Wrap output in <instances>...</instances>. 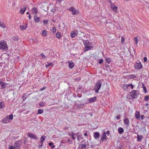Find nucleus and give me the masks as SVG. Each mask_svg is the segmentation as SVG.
Returning a JSON list of instances; mask_svg holds the SVG:
<instances>
[{
    "label": "nucleus",
    "instance_id": "nucleus-1",
    "mask_svg": "<svg viewBox=\"0 0 149 149\" xmlns=\"http://www.w3.org/2000/svg\"><path fill=\"white\" fill-rule=\"evenodd\" d=\"M137 94L136 91L132 90L127 95V98L132 101L136 97Z\"/></svg>",
    "mask_w": 149,
    "mask_h": 149
},
{
    "label": "nucleus",
    "instance_id": "nucleus-2",
    "mask_svg": "<svg viewBox=\"0 0 149 149\" xmlns=\"http://www.w3.org/2000/svg\"><path fill=\"white\" fill-rule=\"evenodd\" d=\"M8 47L6 42L5 41L2 40L0 42V49L7 50Z\"/></svg>",
    "mask_w": 149,
    "mask_h": 149
},
{
    "label": "nucleus",
    "instance_id": "nucleus-3",
    "mask_svg": "<svg viewBox=\"0 0 149 149\" xmlns=\"http://www.w3.org/2000/svg\"><path fill=\"white\" fill-rule=\"evenodd\" d=\"M102 84V82L100 81H98L94 87V90L96 93H98L100 89Z\"/></svg>",
    "mask_w": 149,
    "mask_h": 149
},
{
    "label": "nucleus",
    "instance_id": "nucleus-4",
    "mask_svg": "<svg viewBox=\"0 0 149 149\" xmlns=\"http://www.w3.org/2000/svg\"><path fill=\"white\" fill-rule=\"evenodd\" d=\"M78 31L76 30H74L71 32L70 36L72 38H74L76 35L78 34Z\"/></svg>",
    "mask_w": 149,
    "mask_h": 149
},
{
    "label": "nucleus",
    "instance_id": "nucleus-5",
    "mask_svg": "<svg viewBox=\"0 0 149 149\" xmlns=\"http://www.w3.org/2000/svg\"><path fill=\"white\" fill-rule=\"evenodd\" d=\"M110 6L111 9L113 11V12L115 13H117L118 12V7L115 6L114 4L111 3L110 5Z\"/></svg>",
    "mask_w": 149,
    "mask_h": 149
},
{
    "label": "nucleus",
    "instance_id": "nucleus-6",
    "mask_svg": "<svg viewBox=\"0 0 149 149\" xmlns=\"http://www.w3.org/2000/svg\"><path fill=\"white\" fill-rule=\"evenodd\" d=\"M142 67V65L141 63L136 62L134 65V67L136 69H141Z\"/></svg>",
    "mask_w": 149,
    "mask_h": 149
},
{
    "label": "nucleus",
    "instance_id": "nucleus-7",
    "mask_svg": "<svg viewBox=\"0 0 149 149\" xmlns=\"http://www.w3.org/2000/svg\"><path fill=\"white\" fill-rule=\"evenodd\" d=\"M96 97H94L88 98V101L89 103H92L95 101L96 100Z\"/></svg>",
    "mask_w": 149,
    "mask_h": 149
},
{
    "label": "nucleus",
    "instance_id": "nucleus-8",
    "mask_svg": "<svg viewBox=\"0 0 149 149\" xmlns=\"http://www.w3.org/2000/svg\"><path fill=\"white\" fill-rule=\"evenodd\" d=\"M93 48V47L92 45H89V46H85L84 50V52H86L88 50L91 49Z\"/></svg>",
    "mask_w": 149,
    "mask_h": 149
},
{
    "label": "nucleus",
    "instance_id": "nucleus-9",
    "mask_svg": "<svg viewBox=\"0 0 149 149\" xmlns=\"http://www.w3.org/2000/svg\"><path fill=\"white\" fill-rule=\"evenodd\" d=\"M107 138L105 132L103 133L101 137V139L102 141H106L107 140Z\"/></svg>",
    "mask_w": 149,
    "mask_h": 149
},
{
    "label": "nucleus",
    "instance_id": "nucleus-10",
    "mask_svg": "<svg viewBox=\"0 0 149 149\" xmlns=\"http://www.w3.org/2000/svg\"><path fill=\"white\" fill-rule=\"evenodd\" d=\"M83 43L85 46H89L92 44V43H90L89 41L87 40H84Z\"/></svg>",
    "mask_w": 149,
    "mask_h": 149
},
{
    "label": "nucleus",
    "instance_id": "nucleus-11",
    "mask_svg": "<svg viewBox=\"0 0 149 149\" xmlns=\"http://www.w3.org/2000/svg\"><path fill=\"white\" fill-rule=\"evenodd\" d=\"M75 135L77 136V140L79 141L80 139H82V137H81V134L79 132L75 134Z\"/></svg>",
    "mask_w": 149,
    "mask_h": 149
},
{
    "label": "nucleus",
    "instance_id": "nucleus-12",
    "mask_svg": "<svg viewBox=\"0 0 149 149\" xmlns=\"http://www.w3.org/2000/svg\"><path fill=\"white\" fill-rule=\"evenodd\" d=\"M95 139H97L100 137V134L97 132H94L93 135Z\"/></svg>",
    "mask_w": 149,
    "mask_h": 149
},
{
    "label": "nucleus",
    "instance_id": "nucleus-13",
    "mask_svg": "<svg viewBox=\"0 0 149 149\" xmlns=\"http://www.w3.org/2000/svg\"><path fill=\"white\" fill-rule=\"evenodd\" d=\"M27 25L25 24L24 25H21L20 26V29L21 30H25L27 27Z\"/></svg>",
    "mask_w": 149,
    "mask_h": 149
},
{
    "label": "nucleus",
    "instance_id": "nucleus-14",
    "mask_svg": "<svg viewBox=\"0 0 149 149\" xmlns=\"http://www.w3.org/2000/svg\"><path fill=\"white\" fill-rule=\"evenodd\" d=\"M17 147L15 146L11 145L10 146L9 149H20L19 146H17Z\"/></svg>",
    "mask_w": 149,
    "mask_h": 149
},
{
    "label": "nucleus",
    "instance_id": "nucleus-15",
    "mask_svg": "<svg viewBox=\"0 0 149 149\" xmlns=\"http://www.w3.org/2000/svg\"><path fill=\"white\" fill-rule=\"evenodd\" d=\"M28 136L29 137H30L31 139H37V137L36 136L32 134H28Z\"/></svg>",
    "mask_w": 149,
    "mask_h": 149
},
{
    "label": "nucleus",
    "instance_id": "nucleus-16",
    "mask_svg": "<svg viewBox=\"0 0 149 149\" xmlns=\"http://www.w3.org/2000/svg\"><path fill=\"white\" fill-rule=\"evenodd\" d=\"M46 136L44 135H42L40 139V142L42 145L44 141L45 140Z\"/></svg>",
    "mask_w": 149,
    "mask_h": 149
},
{
    "label": "nucleus",
    "instance_id": "nucleus-17",
    "mask_svg": "<svg viewBox=\"0 0 149 149\" xmlns=\"http://www.w3.org/2000/svg\"><path fill=\"white\" fill-rule=\"evenodd\" d=\"M124 122L125 124L127 125H129L130 124V121L128 118H125L124 120Z\"/></svg>",
    "mask_w": 149,
    "mask_h": 149
},
{
    "label": "nucleus",
    "instance_id": "nucleus-18",
    "mask_svg": "<svg viewBox=\"0 0 149 149\" xmlns=\"http://www.w3.org/2000/svg\"><path fill=\"white\" fill-rule=\"evenodd\" d=\"M0 27L5 28L6 27V25L4 22L0 21Z\"/></svg>",
    "mask_w": 149,
    "mask_h": 149
},
{
    "label": "nucleus",
    "instance_id": "nucleus-19",
    "mask_svg": "<svg viewBox=\"0 0 149 149\" xmlns=\"http://www.w3.org/2000/svg\"><path fill=\"white\" fill-rule=\"evenodd\" d=\"M2 122L4 123H7L9 122L10 121L9 120V119H8V117L6 116V117L3 119Z\"/></svg>",
    "mask_w": 149,
    "mask_h": 149
},
{
    "label": "nucleus",
    "instance_id": "nucleus-20",
    "mask_svg": "<svg viewBox=\"0 0 149 149\" xmlns=\"http://www.w3.org/2000/svg\"><path fill=\"white\" fill-rule=\"evenodd\" d=\"M26 9V7L22 8L20 9V13L22 14H24Z\"/></svg>",
    "mask_w": 149,
    "mask_h": 149
},
{
    "label": "nucleus",
    "instance_id": "nucleus-21",
    "mask_svg": "<svg viewBox=\"0 0 149 149\" xmlns=\"http://www.w3.org/2000/svg\"><path fill=\"white\" fill-rule=\"evenodd\" d=\"M47 34V32L46 30H44L42 31L41 35L42 37H45Z\"/></svg>",
    "mask_w": 149,
    "mask_h": 149
},
{
    "label": "nucleus",
    "instance_id": "nucleus-22",
    "mask_svg": "<svg viewBox=\"0 0 149 149\" xmlns=\"http://www.w3.org/2000/svg\"><path fill=\"white\" fill-rule=\"evenodd\" d=\"M143 137L142 136L137 135V141L138 142L140 141H141V139H142Z\"/></svg>",
    "mask_w": 149,
    "mask_h": 149
},
{
    "label": "nucleus",
    "instance_id": "nucleus-23",
    "mask_svg": "<svg viewBox=\"0 0 149 149\" xmlns=\"http://www.w3.org/2000/svg\"><path fill=\"white\" fill-rule=\"evenodd\" d=\"M118 131L120 134H121L123 132L124 130L122 127H120L118 129Z\"/></svg>",
    "mask_w": 149,
    "mask_h": 149
},
{
    "label": "nucleus",
    "instance_id": "nucleus-24",
    "mask_svg": "<svg viewBox=\"0 0 149 149\" xmlns=\"http://www.w3.org/2000/svg\"><path fill=\"white\" fill-rule=\"evenodd\" d=\"M0 84L1 85V87L3 88H6V86H5L6 84H4V83L2 81H0Z\"/></svg>",
    "mask_w": 149,
    "mask_h": 149
},
{
    "label": "nucleus",
    "instance_id": "nucleus-25",
    "mask_svg": "<svg viewBox=\"0 0 149 149\" xmlns=\"http://www.w3.org/2000/svg\"><path fill=\"white\" fill-rule=\"evenodd\" d=\"M69 67L70 68H73L74 65V63L73 62L71 63L70 62H68Z\"/></svg>",
    "mask_w": 149,
    "mask_h": 149
},
{
    "label": "nucleus",
    "instance_id": "nucleus-26",
    "mask_svg": "<svg viewBox=\"0 0 149 149\" xmlns=\"http://www.w3.org/2000/svg\"><path fill=\"white\" fill-rule=\"evenodd\" d=\"M135 117L137 119H139L140 118V113L139 112L136 111L135 113Z\"/></svg>",
    "mask_w": 149,
    "mask_h": 149
},
{
    "label": "nucleus",
    "instance_id": "nucleus-27",
    "mask_svg": "<svg viewBox=\"0 0 149 149\" xmlns=\"http://www.w3.org/2000/svg\"><path fill=\"white\" fill-rule=\"evenodd\" d=\"M32 11L33 13L36 14L38 12L37 8L36 7H33L32 9Z\"/></svg>",
    "mask_w": 149,
    "mask_h": 149
},
{
    "label": "nucleus",
    "instance_id": "nucleus-28",
    "mask_svg": "<svg viewBox=\"0 0 149 149\" xmlns=\"http://www.w3.org/2000/svg\"><path fill=\"white\" fill-rule=\"evenodd\" d=\"M61 36V34L60 32H58L56 34V37L57 38H59Z\"/></svg>",
    "mask_w": 149,
    "mask_h": 149
},
{
    "label": "nucleus",
    "instance_id": "nucleus-29",
    "mask_svg": "<svg viewBox=\"0 0 149 149\" xmlns=\"http://www.w3.org/2000/svg\"><path fill=\"white\" fill-rule=\"evenodd\" d=\"M129 87V84H124L123 86V88L126 90Z\"/></svg>",
    "mask_w": 149,
    "mask_h": 149
},
{
    "label": "nucleus",
    "instance_id": "nucleus-30",
    "mask_svg": "<svg viewBox=\"0 0 149 149\" xmlns=\"http://www.w3.org/2000/svg\"><path fill=\"white\" fill-rule=\"evenodd\" d=\"M134 39L135 42V44L136 45L137 44L139 41L138 37L137 36L135 37Z\"/></svg>",
    "mask_w": 149,
    "mask_h": 149
},
{
    "label": "nucleus",
    "instance_id": "nucleus-31",
    "mask_svg": "<svg viewBox=\"0 0 149 149\" xmlns=\"http://www.w3.org/2000/svg\"><path fill=\"white\" fill-rule=\"evenodd\" d=\"M50 30L54 34L56 31V28L55 27H54L52 29H51Z\"/></svg>",
    "mask_w": 149,
    "mask_h": 149
},
{
    "label": "nucleus",
    "instance_id": "nucleus-32",
    "mask_svg": "<svg viewBox=\"0 0 149 149\" xmlns=\"http://www.w3.org/2000/svg\"><path fill=\"white\" fill-rule=\"evenodd\" d=\"M79 13L78 10L75 9L72 12V14L73 15H77Z\"/></svg>",
    "mask_w": 149,
    "mask_h": 149
},
{
    "label": "nucleus",
    "instance_id": "nucleus-33",
    "mask_svg": "<svg viewBox=\"0 0 149 149\" xmlns=\"http://www.w3.org/2000/svg\"><path fill=\"white\" fill-rule=\"evenodd\" d=\"M40 55L44 59H47V57L43 54H41Z\"/></svg>",
    "mask_w": 149,
    "mask_h": 149
},
{
    "label": "nucleus",
    "instance_id": "nucleus-34",
    "mask_svg": "<svg viewBox=\"0 0 149 149\" xmlns=\"http://www.w3.org/2000/svg\"><path fill=\"white\" fill-rule=\"evenodd\" d=\"M128 77L130 79H132L135 77V76L134 74H131L129 75Z\"/></svg>",
    "mask_w": 149,
    "mask_h": 149
},
{
    "label": "nucleus",
    "instance_id": "nucleus-35",
    "mask_svg": "<svg viewBox=\"0 0 149 149\" xmlns=\"http://www.w3.org/2000/svg\"><path fill=\"white\" fill-rule=\"evenodd\" d=\"M106 61L108 63H109L111 61V59L109 57L107 58H106Z\"/></svg>",
    "mask_w": 149,
    "mask_h": 149
},
{
    "label": "nucleus",
    "instance_id": "nucleus-36",
    "mask_svg": "<svg viewBox=\"0 0 149 149\" xmlns=\"http://www.w3.org/2000/svg\"><path fill=\"white\" fill-rule=\"evenodd\" d=\"M45 103L43 102H40L39 103V106L40 107H42L45 106Z\"/></svg>",
    "mask_w": 149,
    "mask_h": 149
},
{
    "label": "nucleus",
    "instance_id": "nucleus-37",
    "mask_svg": "<svg viewBox=\"0 0 149 149\" xmlns=\"http://www.w3.org/2000/svg\"><path fill=\"white\" fill-rule=\"evenodd\" d=\"M38 114H41L43 113V110L42 109H39L38 111Z\"/></svg>",
    "mask_w": 149,
    "mask_h": 149
},
{
    "label": "nucleus",
    "instance_id": "nucleus-38",
    "mask_svg": "<svg viewBox=\"0 0 149 149\" xmlns=\"http://www.w3.org/2000/svg\"><path fill=\"white\" fill-rule=\"evenodd\" d=\"M7 117H8V119H10L12 120L13 119V115H10V116H7Z\"/></svg>",
    "mask_w": 149,
    "mask_h": 149
},
{
    "label": "nucleus",
    "instance_id": "nucleus-39",
    "mask_svg": "<svg viewBox=\"0 0 149 149\" xmlns=\"http://www.w3.org/2000/svg\"><path fill=\"white\" fill-rule=\"evenodd\" d=\"M26 95L25 93L23 94L22 99L23 101H24L26 99Z\"/></svg>",
    "mask_w": 149,
    "mask_h": 149
},
{
    "label": "nucleus",
    "instance_id": "nucleus-40",
    "mask_svg": "<svg viewBox=\"0 0 149 149\" xmlns=\"http://www.w3.org/2000/svg\"><path fill=\"white\" fill-rule=\"evenodd\" d=\"M35 21L36 22H38L39 21V18L38 17H35Z\"/></svg>",
    "mask_w": 149,
    "mask_h": 149
},
{
    "label": "nucleus",
    "instance_id": "nucleus-41",
    "mask_svg": "<svg viewBox=\"0 0 149 149\" xmlns=\"http://www.w3.org/2000/svg\"><path fill=\"white\" fill-rule=\"evenodd\" d=\"M75 9L74 7H71L70 8L68 9L69 11H71L72 12Z\"/></svg>",
    "mask_w": 149,
    "mask_h": 149
},
{
    "label": "nucleus",
    "instance_id": "nucleus-42",
    "mask_svg": "<svg viewBox=\"0 0 149 149\" xmlns=\"http://www.w3.org/2000/svg\"><path fill=\"white\" fill-rule=\"evenodd\" d=\"M13 39L17 41L18 39V37L17 36H13Z\"/></svg>",
    "mask_w": 149,
    "mask_h": 149
},
{
    "label": "nucleus",
    "instance_id": "nucleus-43",
    "mask_svg": "<svg viewBox=\"0 0 149 149\" xmlns=\"http://www.w3.org/2000/svg\"><path fill=\"white\" fill-rule=\"evenodd\" d=\"M81 148H84L86 147V145L85 144H81Z\"/></svg>",
    "mask_w": 149,
    "mask_h": 149
},
{
    "label": "nucleus",
    "instance_id": "nucleus-44",
    "mask_svg": "<svg viewBox=\"0 0 149 149\" xmlns=\"http://www.w3.org/2000/svg\"><path fill=\"white\" fill-rule=\"evenodd\" d=\"M75 135L74 133H72L71 134V136L72 138L74 140L75 139V138L74 137V136Z\"/></svg>",
    "mask_w": 149,
    "mask_h": 149
},
{
    "label": "nucleus",
    "instance_id": "nucleus-45",
    "mask_svg": "<svg viewBox=\"0 0 149 149\" xmlns=\"http://www.w3.org/2000/svg\"><path fill=\"white\" fill-rule=\"evenodd\" d=\"M144 100L145 101H147L149 100V97L148 95L145 97Z\"/></svg>",
    "mask_w": 149,
    "mask_h": 149
},
{
    "label": "nucleus",
    "instance_id": "nucleus-46",
    "mask_svg": "<svg viewBox=\"0 0 149 149\" xmlns=\"http://www.w3.org/2000/svg\"><path fill=\"white\" fill-rule=\"evenodd\" d=\"M53 65L52 63H47V64L46 65V66L47 67H48L49 66H50V65Z\"/></svg>",
    "mask_w": 149,
    "mask_h": 149
},
{
    "label": "nucleus",
    "instance_id": "nucleus-47",
    "mask_svg": "<svg viewBox=\"0 0 149 149\" xmlns=\"http://www.w3.org/2000/svg\"><path fill=\"white\" fill-rule=\"evenodd\" d=\"M125 39L124 37H122L121 39V43H123L125 42Z\"/></svg>",
    "mask_w": 149,
    "mask_h": 149
},
{
    "label": "nucleus",
    "instance_id": "nucleus-48",
    "mask_svg": "<svg viewBox=\"0 0 149 149\" xmlns=\"http://www.w3.org/2000/svg\"><path fill=\"white\" fill-rule=\"evenodd\" d=\"M3 105H2V102H0V109H2L3 108Z\"/></svg>",
    "mask_w": 149,
    "mask_h": 149
},
{
    "label": "nucleus",
    "instance_id": "nucleus-49",
    "mask_svg": "<svg viewBox=\"0 0 149 149\" xmlns=\"http://www.w3.org/2000/svg\"><path fill=\"white\" fill-rule=\"evenodd\" d=\"M103 61V60L102 59H101L99 61V63L100 64H102V63Z\"/></svg>",
    "mask_w": 149,
    "mask_h": 149
},
{
    "label": "nucleus",
    "instance_id": "nucleus-50",
    "mask_svg": "<svg viewBox=\"0 0 149 149\" xmlns=\"http://www.w3.org/2000/svg\"><path fill=\"white\" fill-rule=\"evenodd\" d=\"M123 146L121 145L119 146L118 149H123Z\"/></svg>",
    "mask_w": 149,
    "mask_h": 149
},
{
    "label": "nucleus",
    "instance_id": "nucleus-51",
    "mask_svg": "<svg viewBox=\"0 0 149 149\" xmlns=\"http://www.w3.org/2000/svg\"><path fill=\"white\" fill-rule=\"evenodd\" d=\"M43 23L45 24H47L48 23L47 21V20H44L43 21Z\"/></svg>",
    "mask_w": 149,
    "mask_h": 149
},
{
    "label": "nucleus",
    "instance_id": "nucleus-52",
    "mask_svg": "<svg viewBox=\"0 0 149 149\" xmlns=\"http://www.w3.org/2000/svg\"><path fill=\"white\" fill-rule=\"evenodd\" d=\"M67 141L68 143L70 144H71L72 143V141L70 139L68 140Z\"/></svg>",
    "mask_w": 149,
    "mask_h": 149
},
{
    "label": "nucleus",
    "instance_id": "nucleus-53",
    "mask_svg": "<svg viewBox=\"0 0 149 149\" xmlns=\"http://www.w3.org/2000/svg\"><path fill=\"white\" fill-rule=\"evenodd\" d=\"M129 86L131 87V88L133 89L134 88V86L132 84H129Z\"/></svg>",
    "mask_w": 149,
    "mask_h": 149
},
{
    "label": "nucleus",
    "instance_id": "nucleus-54",
    "mask_svg": "<svg viewBox=\"0 0 149 149\" xmlns=\"http://www.w3.org/2000/svg\"><path fill=\"white\" fill-rule=\"evenodd\" d=\"M143 88L144 90H145V91L144 92L145 93H146L147 92L146 88V87L145 86H144L143 87Z\"/></svg>",
    "mask_w": 149,
    "mask_h": 149
},
{
    "label": "nucleus",
    "instance_id": "nucleus-55",
    "mask_svg": "<svg viewBox=\"0 0 149 149\" xmlns=\"http://www.w3.org/2000/svg\"><path fill=\"white\" fill-rule=\"evenodd\" d=\"M143 60L144 62H146L147 60V58L146 57H145L143 58Z\"/></svg>",
    "mask_w": 149,
    "mask_h": 149
},
{
    "label": "nucleus",
    "instance_id": "nucleus-56",
    "mask_svg": "<svg viewBox=\"0 0 149 149\" xmlns=\"http://www.w3.org/2000/svg\"><path fill=\"white\" fill-rule=\"evenodd\" d=\"M144 118V116L143 115H142L141 116V119L143 120Z\"/></svg>",
    "mask_w": 149,
    "mask_h": 149
},
{
    "label": "nucleus",
    "instance_id": "nucleus-57",
    "mask_svg": "<svg viewBox=\"0 0 149 149\" xmlns=\"http://www.w3.org/2000/svg\"><path fill=\"white\" fill-rule=\"evenodd\" d=\"M116 118L118 120L120 118V115L117 116L116 117Z\"/></svg>",
    "mask_w": 149,
    "mask_h": 149
},
{
    "label": "nucleus",
    "instance_id": "nucleus-58",
    "mask_svg": "<svg viewBox=\"0 0 149 149\" xmlns=\"http://www.w3.org/2000/svg\"><path fill=\"white\" fill-rule=\"evenodd\" d=\"M15 146L17 148V146H20V145H19V144H18V143H17V142H16L15 143Z\"/></svg>",
    "mask_w": 149,
    "mask_h": 149
},
{
    "label": "nucleus",
    "instance_id": "nucleus-59",
    "mask_svg": "<svg viewBox=\"0 0 149 149\" xmlns=\"http://www.w3.org/2000/svg\"><path fill=\"white\" fill-rule=\"evenodd\" d=\"M52 145H53V143H52L50 142L49 143V145L50 146H51Z\"/></svg>",
    "mask_w": 149,
    "mask_h": 149
},
{
    "label": "nucleus",
    "instance_id": "nucleus-60",
    "mask_svg": "<svg viewBox=\"0 0 149 149\" xmlns=\"http://www.w3.org/2000/svg\"><path fill=\"white\" fill-rule=\"evenodd\" d=\"M56 3H61V0H56Z\"/></svg>",
    "mask_w": 149,
    "mask_h": 149
},
{
    "label": "nucleus",
    "instance_id": "nucleus-61",
    "mask_svg": "<svg viewBox=\"0 0 149 149\" xmlns=\"http://www.w3.org/2000/svg\"><path fill=\"white\" fill-rule=\"evenodd\" d=\"M106 133V134H107L108 135H109L110 134V132H109V131H107V132Z\"/></svg>",
    "mask_w": 149,
    "mask_h": 149
},
{
    "label": "nucleus",
    "instance_id": "nucleus-62",
    "mask_svg": "<svg viewBox=\"0 0 149 149\" xmlns=\"http://www.w3.org/2000/svg\"><path fill=\"white\" fill-rule=\"evenodd\" d=\"M55 148V146L54 145H52V147H51V148L53 149V148Z\"/></svg>",
    "mask_w": 149,
    "mask_h": 149
},
{
    "label": "nucleus",
    "instance_id": "nucleus-63",
    "mask_svg": "<svg viewBox=\"0 0 149 149\" xmlns=\"http://www.w3.org/2000/svg\"><path fill=\"white\" fill-rule=\"evenodd\" d=\"M84 136H86L87 137V133H85L84 134Z\"/></svg>",
    "mask_w": 149,
    "mask_h": 149
},
{
    "label": "nucleus",
    "instance_id": "nucleus-64",
    "mask_svg": "<svg viewBox=\"0 0 149 149\" xmlns=\"http://www.w3.org/2000/svg\"><path fill=\"white\" fill-rule=\"evenodd\" d=\"M106 67L107 68H110V65H106Z\"/></svg>",
    "mask_w": 149,
    "mask_h": 149
}]
</instances>
